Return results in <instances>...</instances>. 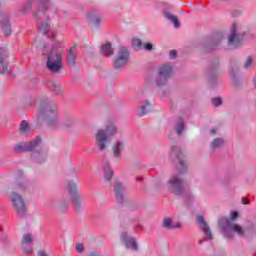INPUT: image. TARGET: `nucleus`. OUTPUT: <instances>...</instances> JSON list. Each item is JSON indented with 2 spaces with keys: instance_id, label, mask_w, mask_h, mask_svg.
Returning a JSON list of instances; mask_svg holds the SVG:
<instances>
[{
  "instance_id": "9b49d317",
  "label": "nucleus",
  "mask_w": 256,
  "mask_h": 256,
  "mask_svg": "<svg viewBox=\"0 0 256 256\" xmlns=\"http://www.w3.org/2000/svg\"><path fill=\"white\" fill-rule=\"evenodd\" d=\"M169 185L172 189V192L175 193L176 195L183 197V195L187 193V189L183 185V180H181L179 176H173L169 180Z\"/></svg>"
},
{
  "instance_id": "7ed1b4c3",
  "label": "nucleus",
  "mask_w": 256,
  "mask_h": 256,
  "mask_svg": "<svg viewBox=\"0 0 256 256\" xmlns=\"http://www.w3.org/2000/svg\"><path fill=\"white\" fill-rule=\"evenodd\" d=\"M218 223L226 239H233L235 237L233 233H237L239 237H245V231L255 233V226L252 225L250 228L243 229L239 224L232 223L229 218H222Z\"/></svg>"
},
{
  "instance_id": "c9c22d12",
  "label": "nucleus",
  "mask_w": 256,
  "mask_h": 256,
  "mask_svg": "<svg viewBox=\"0 0 256 256\" xmlns=\"http://www.w3.org/2000/svg\"><path fill=\"white\" fill-rule=\"evenodd\" d=\"M222 103H223V100H221V98L212 99V105H214V107H219V105H221Z\"/></svg>"
},
{
  "instance_id": "20e7f679",
  "label": "nucleus",
  "mask_w": 256,
  "mask_h": 256,
  "mask_svg": "<svg viewBox=\"0 0 256 256\" xmlns=\"http://www.w3.org/2000/svg\"><path fill=\"white\" fill-rule=\"evenodd\" d=\"M24 191L25 186L23 184H19L16 188V191L12 193L11 197L12 205L16 209L17 215H19V217H25V214L27 213V207L25 206L23 198L21 195L17 194L23 193Z\"/></svg>"
},
{
  "instance_id": "dca6fc26",
  "label": "nucleus",
  "mask_w": 256,
  "mask_h": 256,
  "mask_svg": "<svg viewBox=\"0 0 256 256\" xmlns=\"http://www.w3.org/2000/svg\"><path fill=\"white\" fill-rule=\"evenodd\" d=\"M9 57L7 50L0 48V73H7V67L9 63L5 60Z\"/></svg>"
},
{
  "instance_id": "49530a36",
  "label": "nucleus",
  "mask_w": 256,
  "mask_h": 256,
  "mask_svg": "<svg viewBox=\"0 0 256 256\" xmlns=\"http://www.w3.org/2000/svg\"><path fill=\"white\" fill-rule=\"evenodd\" d=\"M136 181H143V178L142 177H137Z\"/></svg>"
},
{
  "instance_id": "a19ab883",
  "label": "nucleus",
  "mask_w": 256,
  "mask_h": 256,
  "mask_svg": "<svg viewBox=\"0 0 256 256\" xmlns=\"http://www.w3.org/2000/svg\"><path fill=\"white\" fill-rule=\"evenodd\" d=\"M175 57H177V51L176 50L170 51V59H175Z\"/></svg>"
},
{
  "instance_id": "4c0bfd02",
  "label": "nucleus",
  "mask_w": 256,
  "mask_h": 256,
  "mask_svg": "<svg viewBox=\"0 0 256 256\" xmlns=\"http://www.w3.org/2000/svg\"><path fill=\"white\" fill-rule=\"evenodd\" d=\"M142 49H145V51H151L153 49V44L151 43L143 44Z\"/></svg>"
},
{
  "instance_id": "8fccbe9b",
  "label": "nucleus",
  "mask_w": 256,
  "mask_h": 256,
  "mask_svg": "<svg viewBox=\"0 0 256 256\" xmlns=\"http://www.w3.org/2000/svg\"><path fill=\"white\" fill-rule=\"evenodd\" d=\"M214 71H215L214 69L210 70V72H212V73H213Z\"/></svg>"
},
{
  "instance_id": "c85d7f7f",
  "label": "nucleus",
  "mask_w": 256,
  "mask_h": 256,
  "mask_svg": "<svg viewBox=\"0 0 256 256\" xmlns=\"http://www.w3.org/2000/svg\"><path fill=\"white\" fill-rule=\"evenodd\" d=\"M183 129H185V123L183 122V118H180L176 125V133L181 135L183 133Z\"/></svg>"
},
{
  "instance_id": "a878e982",
  "label": "nucleus",
  "mask_w": 256,
  "mask_h": 256,
  "mask_svg": "<svg viewBox=\"0 0 256 256\" xmlns=\"http://www.w3.org/2000/svg\"><path fill=\"white\" fill-rule=\"evenodd\" d=\"M163 227L166 229H175V227H181V224L177 223L176 225H173V222L170 218H165L163 222Z\"/></svg>"
},
{
  "instance_id": "37998d69",
  "label": "nucleus",
  "mask_w": 256,
  "mask_h": 256,
  "mask_svg": "<svg viewBox=\"0 0 256 256\" xmlns=\"http://www.w3.org/2000/svg\"><path fill=\"white\" fill-rule=\"evenodd\" d=\"M243 205H249L250 201L247 198H242Z\"/></svg>"
},
{
  "instance_id": "f8f14e48",
  "label": "nucleus",
  "mask_w": 256,
  "mask_h": 256,
  "mask_svg": "<svg viewBox=\"0 0 256 256\" xmlns=\"http://www.w3.org/2000/svg\"><path fill=\"white\" fill-rule=\"evenodd\" d=\"M41 143V138L39 136L36 137L34 141L27 142V143H18L14 146V151L16 153H21L23 151H33L37 145Z\"/></svg>"
},
{
  "instance_id": "6ab92c4d",
  "label": "nucleus",
  "mask_w": 256,
  "mask_h": 256,
  "mask_svg": "<svg viewBox=\"0 0 256 256\" xmlns=\"http://www.w3.org/2000/svg\"><path fill=\"white\" fill-rule=\"evenodd\" d=\"M88 20L92 25H94V27H99L100 24L103 23V18L99 13H97V11H90L88 13Z\"/></svg>"
},
{
  "instance_id": "aec40b11",
  "label": "nucleus",
  "mask_w": 256,
  "mask_h": 256,
  "mask_svg": "<svg viewBox=\"0 0 256 256\" xmlns=\"http://www.w3.org/2000/svg\"><path fill=\"white\" fill-rule=\"evenodd\" d=\"M123 191H124L123 184H121L120 182H117L114 187V192H115L116 200L118 203H123Z\"/></svg>"
},
{
  "instance_id": "79ce46f5",
  "label": "nucleus",
  "mask_w": 256,
  "mask_h": 256,
  "mask_svg": "<svg viewBox=\"0 0 256 256\" xmlns=\"http://www.w3.org/2000/svg\"><path fill=\"white\" fill-rule=\"evenodd\" d=\"M73 125V120H68L64 123V127H71Z\"/></svg>"
},
{
  "instance_id": "c756f323",
  "label": "nucleus",
  "mask_w": 256,
  "mask_h": 256,
  "mask_svg": "<svg viewBox=\"0 0 256 256\" xmlns=\"http://www.w3.org/2000/svg\"><path fill=\"white\" fill-rule=\"evenodd\" d=\"M149 102H146V105H142L140 106V108L138 109V115L139 117H143L144 115H147V112L145 111V109H147V107H149Z\"/></svg>"
},
{
  "instance_id": "f257e3e1",
  "label": "nucleus",
  "mask_w": 256,
  "mask_h": 256,
  "mask_svg": "<svg viewBox=\"0 0 256 256\" xmlns=\"http://www.w3.org/2000/svg\"><path fill=\"white\" fill-rule=\"evenodd\" d=\"M33 7L38 9L33 15L34 19H36L38 31L43 33V35H47L50 39H55L57 37V30L51 29L49 15L57 10L50 9L51 0H27L21 11L22 13H29Z\"/></svg>"
},
{
  "instance_id": "39448f33",
  "label": "nucleus",
  "mask_w": 256,
  "mask_h": 256,
  "mask_svg": "<svg viewBox=\"0 0 256 256\" xmlns=\"http://www.w3.org/2000/svg\"><path fill=\"white\" fill-rule=\"evenodd\" d=\"M40 104V115L48 117V125H50V127H55L57 124V106L52 105L51 102H49V99L41 100Z\"/></svg>"
},
{
  "instance_id": "58836bf2",
  "label": "nucleus",
  "mask_w": 256,
  "mask_h": 256,
  "mask_svg": "<svg viewBox=\"0 0 256 256\" xmlns=\"http://www.w3.org/2000/svg\"><path fill=\"white\" fill-rule=\"evenodd\" d=\"M76 251H77V253H83V251H84L83 244H77Z\"/></svg>"
},
{
  "instance_id": "2eb2a0df",
  "label": "nucleus",
  "mask_w": 256,
  "mask_h": 256,
  "mask_svg": "<svg viewBox=\"0 0 256 256\" xmlns=\"http://www.w3.org/2000/svg\"><path fill=\"white\" fill-rule=\"evenodd\" d=\"M0 25L6 37L11 35V23H9V16L6 14L0 13Z\"/></svg>"
},
{
  "instance_id": "4468645a",
  "label": "nucleus",
  "mask_w": 256,
  "mask_h": 256,
  "mask_svg": "<svg viewBox=\"0 0 256 256\" xmlns=\"http://www.w3.org/2000/svg\"><path fill=\"white\" fill-rule=\"evenodd\" d=\"M31 243H33L31 234H25L22 239V247L26 255H33V247L31 246Z\"/></svg>"
},
{
  "instance_id": "72a5a7b5",
  "label": "nucleus",
  "mask_w": 256,
  "mask_h": 256,
  "mask_svg": "<svg viewBox=\"0 0 256 256\" xmlns=\"http://www.w3.org/2000/svg\"><path fill=\"white\" fill-rule=\"evenodd\" d=\"M237 217H239V212L233 211L231 212L230 219H228V221H231V223H233L234 221L237 220Z\"/></svg>"
},
{
  "instance_id": "4be33fe9",
  "label": "nucleus",
  "mask_w": 256,
  "mask_h": 256,
  "mask_svg": "<svg viewBox=\"0 0 256 256\" xmlns=\"http://www.w3.org/2000/svg\"><path fill=\"white\" fill-rule=\"evenodd\" d=\"M101 53L105 57H111V55H113V47H111V43L103 44L102 49H101Z\"/></svg>"
},
{
  "instance_id": "a18cd8bd",
  "label": "nucleus",
  "mask_w": 256,
  "mask_h": 256,
  "mask_svg": "<svg viewBox=\"0 0 256 256\" xmlns=\"http://www.w3.org/2000/svg\"><path fill=\"white\" fill-rule=\"evenodd\" d=\"M42 53H43V55H47V50H46V48L43 49Z\"/></svg>"
},
{
  "instance_id": "473e14b6",
  "label": "nucleus",
  "mask_w": 256,
  "mask_h": 256,
  "mask_svg": "<svg viewBox=\"0 0 256 256\" xmlns=\"http://www.w3.org/2000/svg\"><path fill=\"white\" fill-rule=\"evenodd\" d=\"M223 144V139L221 138H216L214 139V141L212 142V147H221V145Z\"/></svg>"
},
{
  "instance_id": "1a4fd4ad",
  "label": "nucleus",
  "mask_w": 256,
  "mask_h": 256,
  "mask_svg": "<svg viewBox=\"0 0 256 256\" xmlns=\"http://www.w3.org/2000/svg\"><path fill=\"white\" fill-rule=\"evenodd\" d=\"M67 189L71 197L74 211H81V200L79 199V194H77V185L73 182H68Z\"/></svg>"
},
{
  "instance_id": "f704fd0d",
  "label": "nucleus",
  "mask_w": 256,
  "mask_h": 256,
  "mask_svg": "<svg viewBox=\"0 0 256 256\" xmlns=\"http://www.w3.org/2000/svg\"><path fill=\"white\" fill-rule=\"evenodd\" d=\"M223 39V34L218 33L214 36V45H218V43H221V40Z\"/></svg>"
},
{
  "instance_id": "2f4dec72",
  "label": "nucleus",
  "mask_w": 256,
  "mask_h": 256,
  "mask_svg": "<svg viewBox=\"0 0 256 256\" xmlns=\"http://www.w3.org/2000/svg\"><path fill=\"white\" fill-rule=\"evenodd\" d=\"M27 131H29V124L24 120L20 124V133H27Z\"/></svg>"
},
{
  "instance_id": "393cba45",
  "label": "nucleus",
  "mask_w": 256,
  "mask_h": 256,
  "mask_svg": "<svg viewBox=\"0 0 256 256\" xmlns=\"http://www.w3.org/2000/svg\"><path fill=\"white\" fill-rule=\"evenodd\" d=\"M121 149H123V142H117L113 147L114 157H121Z\"/></svg>"
},
{
  "instance_id": "6e6552de",
  "label": "nucleus",
  "mask_w": 256,
  "mask_h": 256,
  "mask_svg": "<svg viewBox=\"0 0 256 256\" xmlns=\"http://www.w3.org/2000/svg\"><path fill=\"white\" fill-rule=\"evenodd\" d=\"M231 35L228 37V45L233 47V49H237V47H241V43H243L244 34H240L237 32V24H232L231 27Z\"/></svg>"
},
{
  "instance_id": "a211bd4d",
  "label": "nucleus",
  "mask_w": 256,
  "mask_h": 256,
  "mask_svg": "<svg viewBox=\"0 0 256 256\" xmlns=\"http://www.w3.org/2000/svg\"><path fill=\"white\" fill-rule=\"evenodd\" d=\"M197 223H198L201 231H203V233H205L207 239H213L211 230H209V226L207 225V222H205V219L203 218V216L197 217Z\"/></svg>"
},
{
  "instance_id": "f3484780",
  "label": "nucleus",
  "mask_w": 256,
  "mask_h": 256,
  "mask_svg": "<svg viewBox=\"0 0 256 256\" xmlns=\"http://www.w3.org/2000/svg\"><path fill=\"white\" fill-rule=\"evenodd\" d=\"M123 243H125L127 249H132V251H137V241L133 237H128L127 233H123L121 236Z\"/></svg>"
},
{
  "instance_id": "7c9ffc66",
  "label": "nucleus",
  "mask_w": 256,
  "mask_h": 256,
  "mask_svg": "<svg viewBox=\"0 0 256 256\" xmlns=\"http://www.w3.org/2000/svg\"><path fill=\"white\" fill-rule=\"evenodd\" d=\"M51 91L56 95H61V85L53 83L51 85Z\"/></svg>"
},
{
  "instance_id": "f03ea898",
  "label": "nucleus",
  "mask_w": 256,
  "mask_h": 256,
  "mask_svg": "<svg viewBox=\"0 0 256 256\" xmlns=\"http://www.w3.org/2000/svg\"><path fill=\"white\" fill-rule=\"evenodd\" d=\"M63 53H65L63 45L61 42H56L48 53L46 62L47 69L50 73H59L63 69Z\"/></svg>"
},
{
  "instance_id": "09e8293b",
  "label": "nucleus",
  "mask_w": 256,
  "mask_h": 256,
  "mask_svg": "<svg viewBox=\"0 0 256 256\" xmlns=\"http://www.w3.org/2000/svg\"><path fill=\"white\" fill-rule=\"evenodd\" d=\"M204 241H207V239H204V240H199V243H203Z\"/></svg>"
},
{
  "instance_id": "423d86ee",
  "label": "nucleus",
  "mask_w": 256,
  "mask_h": 256,
  "mask_svg": "<svg viewBox=\"0 0 256 256\" xmlns=\"http://www.w3.org/2000/svg\"><path fill=\"white\" fill-rule=\"evenodd\" d=\"M117 133L115 126H107L106 130H99L96 134V145L99 151H105L107 143H109V137H113Z\"/></svg>"
},
{
  "instance_id": "412c9836",
  "label": "nucleus",
  "mask_w": 256,
  "mask_h": 256,
  "mask_svg": "<svg viewBox=\"0 0 256 256\" xmlns=\"http://www.w3.org/2000/svg\"><path fill=\"white\" fill-rule=\"evenodd\" d=\"M77 59V49L76 48H70L67 53V63L68 65H71L72 67L75 66V61Z\"/></svg>"
},
{
  "instance_id": "0eeeda50",
  "label": "nucleus",
  "mask_w": 256,
  "mask_h": 256,
  "mask_svg": "<svg viewBox=\"0 0 256 256\" xmlns=\"http://www.w3.org/2000/svg\"><path fill=\"white\" fill-rule=\"evenodd\" d=\"M173 73V68L169 64H163L159 68L158 76L156 78V85L161 87V85H165L167 83V79L171 77Z\"/></svg>"
},
{
  "instance_id": "9d476101",
  "label": "nucleus",
  "mask_w": 256,
  "mask_h": 256,
  "mask_svg": "<svg viewBox=\"0 0 256 256\" xmlns=\"http://www.w3.org/2000/svg\"><path fill=\"white\" fill-rule=\"evenodd\" d=\"M129 61V50L125 47H120L118 50V56L113 62L114 69H121V67H125L127 62Z\"/></svg>"
},
{
  "instance_id": "c03bdc74",
  "label": "nucleus",
  "mask_w": 256,
  "mask_h": 256,
  "mask_svg": "<svg viewBox=\"0 0 256 256\" xmlns=\"http://www.w3.org/2000/svg\"><path fill=\"white\" fill-rule=\"evenodd\" d=\"M38 256H48V255L46 251L41 250L38 252Z\"/></svg>"
},
{
  "instance_id": "b1692460",
  "label": "nucleus",
  "mask_w": 256,
  "mask_h": 256,
  "mask_svg": "<svg viewBox=\"0 0 256 256\" xmlns=\"http://www.w3.org/2000/svg\"><path fill=\"white\" fill-rule=\"evenodd\" d=\"M164 17H166V19H169V21L173 22L174 27H176V29L179 28L180 24H179V20L177 19V16H174L169 12H165Z\"/></svg>"
},
{
  "instance_id": "ea45409f",
  "label": "nucleus",
  "mask_w": 256,
  "mask_h": 256,
  "mask_svg": "<svg viewBox=\"0 0 256 256\" xmlns=\"http://www.w3.org/2000/svg\"><path fill=\"white\" fill-rule=\"evenodd\" d=\"M142 230H143V226H141V224L134 226V231L136 233H139V231H142Z\"/></svg>"
},
{
  "instance_id": "de8ad7c7",
  "label": "nucleus",
  "mask_w": 256,
  "mask_h": 256,
  "mask_svg": "<svg viewBox=\"0 0 256 256\" xmlns=\"http://www.w3.org/2000/svg\"><path fill=\"white\" fill-rule=\"evenodd\" d=\"M215 133H216L215 129H212V130H211V134H212V135H215Z\"/></svg>"
},
{
  "instance_id": "e433bc0d",
  "label": "nucleus",
  "mask_w": 256,
  "mask_h": 256,
  "mask_svg": "<svg viewBox=\"0 0 256 256\" xmlns=\"http://www.w3.org/2000/svg\"><path fill=\"white\" fill-rule=\"evenodd\" d=\"M251 65H253V58H251V56H249L246 60V63L244 64V68L249 69V67H251Z\"/></svg>"
},
{
  "instance_id": "bb28decb",
  "label": "nucleus",
  "mask_w": 256,
  "mask_h": 256,
  "mask_svg": "<svg viewBox=\"0 0 256 256\" xmlns=\"http://www.w3.org/2000/svg\"><path fill=\"white\" fill-rule=\"evenodd\" d=\"M32 158L36 163H43V161H45V154L41 152H34L32 154Z\"/></svg>"
},
{
  "instance_id": "5701e85b",
  "label": "nucleus",
  "mask_w": 256,
  "mask_h": 256,
  "mask_svg": "<svg viewBox=\"0 0 256 256\" xmlns=\"http://www.w3.org/2000/svg\"><path fill=\"white\" fill-rule=\"evenodd\" d=\"M104 177L106 181H111L113 177V170H111V166L109 164L104 165Z\"/></svg>"
},
{
  "instance_id": "cd10ccee",
  "label": "nucleus",
  "mask_w": 256,
  "mask_h": 256,
  "mask_svg": "<svg viewBox=\"0 0 256 256\" xmlns=\"http://www.w3.org/2000/svg\"><path fill=\"white\" fill-rule=\"evenodd\" d=\"M132 47L135 51H141V49H143V42L138 38H134L132 40Z\"/></svg>"
},
{
  "instance_id": "ddd939ff",
  "label": "nucleus",
  "mask_w": 256,
  "mask_h": 256,
  "mask_svg": "<svg viewBox=\"0 0 256 256\" xmlns=\"http://www.w3.org/2000/svg\"><path fill=\"white\" fill-rule=\"evenodd\" d=\"M171 155H174L178 160L179 167H181L182 169L179 170V173H185V171H187V165H185V160H183V152H181V148H179V146H173L171 150Z\"/></svg>"
}]
</instances>
